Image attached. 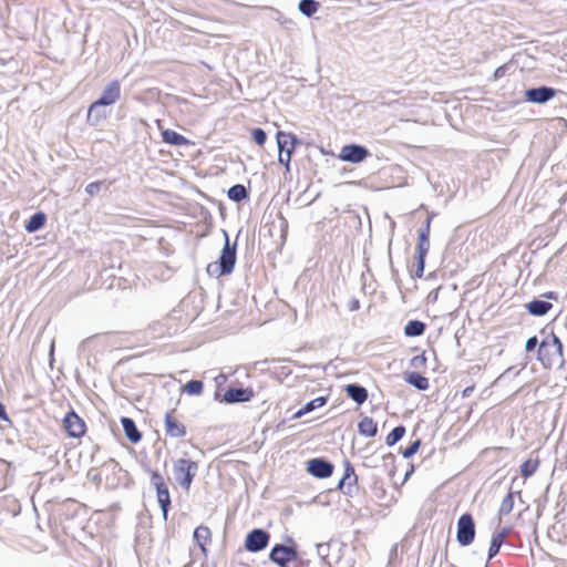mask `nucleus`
<instances>
[{
  "mask_svg": "<svg viewBox=\"0 0 567 567\" xmlns=\"http://www.w3.org/2000/svg\"><path fill=\"white\" fill-rule=\"evenodd\" d=\"M547 329L548 326L540 330L543 339L536 352V360L540 362L545 369H551L558 360H560V365H563L564 346L560 338L554 333L553 330L548 332Z\"/></svg>",
  "mask_w": 567,
  "mask_h": 567,
  "instance_id": "nucleus-1",
  "label": "nucleus"
},
{
  "mask_svg": "<svg viewBox=\"0 0 567 567\" xmlns=\"http://www.w3.org/2000/svg\"><path fill=\"white\" fill-rule=\"evenodd\" d=\"M221 231L225 243L219 257L216 261L208 264L206 268L207 274L215 278L230 275L234 271L237 260V239L231 244L228 233L225 229Z\"/></svg>",
  "mask_w": 567,
  "mask_h": 567,
  "instance_id": "nucleus-2",
  "label": "nucleus"
},
{
  "mask_svg": "<svg viewBox=\"0 0 567 567\" xmlns=\"http://www.w3.org/2000/svg\"><path fill=\"white\" fill-rule=\"evenodd\" d=\"M299 559L298 544L291 536L287 544H275L269 551V560L278 567H289V564Z\"/></svg>",
  "mask_w": 567,
  "mask_h": 567,
  "instance_id": "nucleus-3",
  "label": "nucleus"
},
{
  "mask_svg": "<svg viewBox=\"0 0 567 567\" xmlns=\"http://www.w3.org/2000/svg\"><path fill=\"white\" fill-rule=\"evenodd\" d=\"M197 472L198 463L190 458L182 457L174 461V478L185 492H189Z\"/></svg>",
  "mask_w": 567,
  "mask_h": 567,
  "instance_id": "nucleus-4",
  "label": "nucleus"
},
{
  "mask_svg": "<svg viewBox=\"0 0 567 567\" xmlns=\"http://www.w3.org/2000/svg\"><path fill=\"white\" fill-rule=\"evenodd\" d=\"M145 471L151 475V484L156 491V498L158 506L162 511V515L164 520H167L168 513L172 506L171 494L168 489V485L164 480L163 475L155 470L146 467Z\"/></svg>",
  "mask_w": 567,
  "mask_h": 567,
  "instance_id": "nucleus-5",
  "label": "nucleus"
},
{
  "mask_svg": "<svg viewBox=\"0 0 567 567\" xmlns=\"http://www.w3.org/2000/svg\"><path fill=\"white\" fill-rule=\"evenodd\" d=\"M476 535V525L473 515L468 512L463 513L456 522V542L461 547H467L473 544Z\"/></svg>",
  "mask_w": 567,
  "mask_h": 567,
  "instance_id": "nucleus-6",
  "label": "nucleus"
},
{
  "mask_svg": "<svg viewBox=\"0 0 567 567\" xmlns=\"http://www.w3.org/2000/svg\"><path fill=\"white\" fill-rule=\"evenodd\" d=\"M270 540V533L264 528H254L247 533L244 547L249 553H259L267 548Z\"/></svg>",
  "mask_w": 567,
  "mask_h": 567,
  "instance_id": "nucleus-7",
  "label": "nucleus"
},
{
  "mask_svg": "<svg viewBox=\"0 0 567 567\" xmlns=\"http://www.w3.org/2000/svg\"><path fill=\"white\" fill-rule=\"evenodd\" d=\"M558 90L548 85L528 87L524 91V100L532 104H546L554 99Z\"/></svg>",
  "mask_w": 567,
  "mask_h": 567,
  "instance_id": "nucleus-8",
  "label": "nucleus"
},
{
  "mask_svg": "<svg viewBox=\"0 0 567 567\" xmlns=\"http://www.w3.org/2000/svg\"><path fill=\"white\" fill-rule=\"evenodd\" d=\"M370 156V151L361 144L350 143L341 147L338 158L351 164H360Z\"/></svg>",
  "mask_w": 567,
  "mask_h": 567,
  "instance_id": "nucleus-9",
  "label": "nucleus"
},
{
  "mask_svg": "<svg viewBox=\"0 0 567 567\" xmlns=\"http://www.w3.org/2000/svg\"><path fill=\"white\" fill-rule=\"evenodd\" d=\"M333 463L326 457H313L307 461V472L316 478H328L333 474Z\"/></svg>",
  "mask_w": 567,
  "mask_h": 567,
  "instance_id": "nucleus-10",
  "label": "nucleus"
},
{
  "mask_svg": "<svg viewBox=\"0 0 567 567\" xmlns=\"http://www.w3.org/2000/svg\"><path fill=\"white\" fill-rule=\"evenodd\" d=\"M62 422L64 431L71 437L79 439L86 432L84 420L81 419L73 410L66 412Z\"/></svg>",
  "mask_w": 567,
  "mask_h": 567,
  "instance_id": "nucleus-11",
  "label": "nucleus"
},
{
  "mask_svg": "<svg viewBox=\"0 0 567 567\" xmlns=\"http://www.w3.org/2000/svg\"><path fill=\"white\" fill-rule=\"evenodd\" d=\"M255 395L254 390L250 386H229L223 394L221 402L227 404L245 403L249 402Z\"/></svg>",
  "mask_w": 567,
  "mask_h": 567,
  "instance_id": "nucleus-12",
  "label": "nucleus"
},
{
  "mask_svg": "<svg viewBox=\"0 0 567 567\" xmlns=\"http://www.w3.org/2000/svg\"><path fill=\"white\" fill-rule=\"evenodd\" d=\"M278 152L281 155L292 156L297 145L301 143L298 136L293 133L278 131L276 134Z\"/></svg>",
  "mask_w": 567,
  "mask_h": 567,
  "instance_id": "nucleus-13",
  "label": "nucleus"
},
{
  "mask_svg": "<svg viewBox=\"0 0 567 567\" xmlns=\"http://www.w3.org/2000/svg\"><path fill=\"white\" fill-rule=\"evenodd\" d=\"M175 410L167 411L164 416V427L167 436L182 439L187 434L186 426L175 415Z\"/></svg>",
  "mask_w": 567,
  "mask_h": 567,
  "instance_id": "nucleus-14",
  "label": "nucleus"
},
{
  "mask_svg": "<svg viewBox=\"0 0 567 567\" xmlns=\"http://www.w3.org/2000/svg\"><path fill=\"white\" fill-rule=\"evenodd\" d=\"M121 97V84L118 80H112L102 90L100 96L95 100L104 106L114 105Z\"/></svg>",
  "mask_w": 567,
  "mask_h": 567,
  "instance_id": "nucleus-15",
  "label": "nucleus"
},
{
  "mask_svg": "<svg viewBox=\"0 0 567 567\" xmlns=\"http://www.w3.org/2000/svg\"><path fill=\"white\" fill-rule=\"evenodd\" d=\"M106 106L97 103L96 101L92 102L87 109L86 123L92 127L99 126L103 123L107 116L109 112L105 110Z\"/></svg>",
  "mask_w": 567,
  "mask_h": 567,
  "instance_id": "nucleus-16",
  "label": "nucleus"
},
{
  "mask_svg": "<svg viewBox=\"0 0 567 567\" xmlns=\"http://www.w3.org/2000/svg\"><path fill=\"white\" fill-rule=\"evenodd\" d=\"M343 391L357 405H362L369 398L368 390L360 383L346 384Z\"/></svg>",
  "mask_w": 567,
  "mask_h": 567,
  "instance_id": "nucleus-17",
  "label": "nucleus"
},
{
  "mask_svg": "<svg viewBox=\"0 0 567 567\" xmlns=\"http://www.w3.org/2000/svg\"><path fill=\"white\" fill-rule=\"evenodd\" d=\"M551 308V302L543 298H534L525 303L526 311L534 317H543L547 315Z\"/></svg>",
  "mask_w": 567,
  "mask_h": 567,
  "instance_id": "nucleus-18",
  "label": "nucleus"
},
{
  "mask_svg": "<svg viewBox=\"0 0 567 567\" xmlns=\"http://www.w3.org/2000/svg\"><path fill=\"white\" fill-rule=\"evenodd\" d=\"M126 439L132 444H137L142 440V432L137 429L135 421L128 416H122L120 420Z\"/></svg>",
  "mask_w": 567,
  "mask_h": 567,
  "instance_id": "nucleus-19",
  "label": "nucleus"
},
{
  "mask_svg": "<svg viewBox=\"0 0 567 567\" xmlns=\"http://www.w3.org/2000/svg\"><path fill=\"white\" fill-rule=\"evenodd\" d=\"M509 533L508 527H503L498 532L492 535L491 544L487 551V560L493 559L498 553L502 545L505 543V538Z\"/></svg>",
  "mask_w": 567,
  "mask_h": 567,
  "instance_id": "nucleus-20",
  "label": "nucleus"
},
{
  "mask_svg": "<svg viewBox=\"0 0 567 567\" xmlns=\"http://www.w3.org/2000/svg\"><path fill=\"white\" fill-rule=\"evenodd\" d=\"M343 480H349L347 484V491L343 494L347 496H353L354 487L358 485V475L355 474L354 467L349 460L343 461Z\"/></svg>",
  "mask_w": 567,
  "mask_h": 567,
  "instance_id": "nucleus-21",
  "label": "nucleus"
},
{
  "mask_svg": "<svg viewBox=\"0 0 567 567\" xmlns=\"http://www.w3.org/2000/svg\"><path fill=\"white\" fill-rule=\"evenodd\" d=\"M193 538L203 554H207V545L212 542L210 529L205 525H199L194 529Z\"/></svg>",
  "mask_w": 567,
  "mask_h": 567,
  "instance_id": "nucleus-22",
  "label": "nucleus"
},
{
  "mask_svg": "<svg viewBox=\"0 0 567 567\" xmlns=\"http://www.w3.org/2000/svg\"><path fill=\"white\" fill-rule=\"evenodd\" d=\"M47 219V214L42 210H38L25 220L24 229L29 234H33L45 226Z\"/></svg>",
  "mask_w": 567,
  "mask_h": 567,
  "instance_id": "nucleus-23",
  "label": "nucleus"
},
{
  "mask_svg": "<svg viewBox=\"0 0 567 567\" xmlns=\"http://www.w3.org/2000/svg\"><path fill=\"white\" fill-rule=\"evenodd\" d=\"M162 141L165 144L172 145V146H184L188 145L190 142L188 138H186L184 135L179 134L178 132L166 128L162 131Z\"/></svg>",
  "mask_w": 567,
  "mask_h": 567,
  "instance_id": "nucleus-24",
  "label": "nucleus"
},
{
  "mask_svg": "<svg viewBox=\"0 0 567 567\" xmlns=\"http://www.w3.org/2000/svg\"><path fill=\"white\" fill-rule=\"evenodd\" d=\"M358 433L364 437H374L378 434V423L370 416H363L358 423Z\"/></svg>",
  "mask_w": 567,
  "mask_h": 567,
  "instance_id": "nucleus-25",
  "label": "nucleus"
},
{
  "mask_svg": "<svg viewBox=\"0 0 567 567\" xmlns=\"http://www.w3.org/2000/svg\"><path fill=\"white\" fill-rule=\"evenodd\" d=\"M404 380L419 391H425L430 386L429 379L417 371L406 372Z\"/></svg>",
  "mask_w": 567,
  "mask_h": 567,
  "instance_id": "nucleus-26",
  "label": "nucleus"
},
{
  "mask_svg": "<svg viewBox=\"0 0 567 567\" xmlns=\"http://www.w3.org/2000/svg\"><path fill=\"white\" fill-rule=\"evenodd\" d=\"M425 322L417 319H412L406 322L403 328V332L405 337L414 338L422 336L425 332Z\"/></svg>",
  "mask_w": 567,
  "mask_h": 567,
  "instance_id": "nucleus-27",
  "label": "nucleus"
},
{
  "mask_svg": "<svg viewBox=\"0 0 567 567\" xmlns=\"http://www.w3.org/2000/svg\"><path fill=\"white\" fill-rule=\"evenodd\" d=\"M227 197L234 203H241L243 200L249 198V192L245 185L235 184L228 188Z\"/></svg>",
  "mask_w": 567,
  "mask_h": 567,
  "instance_id": "nucleus-28",
  "label": "nucleus"
},
{
  "mask_svg": "<svg viewBox=\"0 0 567 567\" xmlns=\"http://www.w3.org/2000/svg\"><path fill=\"white\" fill-rule=\"evenodd\" d=\"M320 8V2L317 0H300L298 10L307 18L313 17Z\"/></svg>",
  "mask_w": 567,
  "mask_h": 567,
  "instance_id": "nucleus-29",
  "label": "nucleus"
},
{
  "mask_svg": "<svg viewBox=\"0 0 567 567\" xmlns=\"http://www.w3.org/2000/svg\"><path fill=\"white\" fill-rule=\"evenodd\" d=\"M406 429L404 425L399 424L394 426L385 437V444L388 446H394L405 435Z\"/></svg>",
  "mask_w": 567,
  "mask_h": 567,
  "instance_id": "nucleus-30",
  "label": "nucleus"
},
{
  "mask_svg": "<svg viewBox=\"0 0 567 567\" xmlns=\"http://www.w3.org/2000/svg\"><path fill=\"white\" fill-rule=\"evenodd\" d=\"M430 250V236L423 233L417 234L416 257L426 258Z\"/></svg>",
  "mask_w": 567,
  "mask_h": 567,
  "instance_id": "nucleus-31",
  "label": "nucleus"
},
{
  "mask_svg": "<svg viewBox=\"0 0 567 567\" xmlns=\"http://www.w3.org/2000/svg\"><path fill=\"white\" fill-rule=\"evenodd\" d=\"M514 496H515V493L512 489H509L507 495L503 498V501L501 503V506L498 509L499 516H506L513 511L514 503H515Z\"/></svg>",
  "mask_w": 567,
  "mask_h": 567,
  "instance_id": "nucleus-32",
  "label": "nucleus"
},
{
  "mask_svg": "<svg viewBox=\"0 0 567 567\" xmlns=\"http://www.w3.org/2000/svg\"><path fill=\"white\" fill-rule=\"evenodd\" d=\"M539 465L538 460L528 458L524 461L519 466V473L523 477H530Z\"/></svg>",
  "mask_w": 567,
  "mask_h": 567,
  "instance_id": "nucleus-33",
  "label": "nucleus"
},
{
  "mask_svg": "<svg viewBox=\"0 0 567 567\" xmlns=\"http://www.w3.org/2000/svg\"><path fill=\"white\" fill-rule=\"evenodd\" d=\"M204 383L199 380H189L186 382V384L183 386V392L187 393L188 395H200L203 393Z\"/></svg>",
  "mask_w": 567,
  "mask_h": 567,
  "instance_id": "nucleus-34",
  "label": "nucleus"
},
{
  "mask_svg": "<svg viewBox=\"0 0 567 567\" xmlns=\"http://www.w3.org/2000/svg\"><path fill=\"white\" fill-rule=\"evenodd\" d=\"M327 402H328V396H324V395L317 396V398L308 401L303 405V411H307V413H310V412L315 411L316 409L323 406Z\"/></svg>",
  "mask_w": 567,
  "mask_h": 567,
  "instance_id": "nucleus-35",
  "label": "nucleus"
},
{
  "mask_svg": "<svg viewBox=\"0 0 567 567\" xmlns=\"http://www.w3.org/2000/svg\"><path fill=\"white\" fill-rule=\"evenodd\" d=\"M422 444L421 439H416L412 441L405 449L401 451L402 456L406 460L411 458L413 455H415Z\"/></svg>",
  "mask_w": 567,
  "mask_h": 567,
  "instance_id": "nucleus-36",
  "label": "nucleus"
},
{
  "mask_svg": "<svg viewBox=\"0 0 567 567\" xmlns=\"http://www.w3.org/2000/svg\"><path fill=\"white\" fill-rule=\"evenodd\" d=\"M104 187L105 190L109 188L105 181H95L86 185L85 192L91 196H95L100 193L101 188Z\"/></svg>",
  "mask_w": 567,
  "mask_h": 567,
  "instance_id": "nucleus-37",
  "label": "nucleus"
},
{
  "mask_svg": "<svg viewBox=\"0 0 567 567\" xmlns=\"http://www.w3.org/2000/svg\"><path fill=\"white\" fill-rule=\"evenodd\" d=\"M250 137L257 145L262 146L267 141V133L261 127H254Z\"/></svg>",
  "mask_w": 567,
  "mask_h": 567,
  "instance_id": "nucleus-38",
  "label": "nucleus"
},
{
  "mask_svg": "<svg viewBox=\"0 0 567 567\" xmlns=\"http://www.w3.org/2000/svg\"><path fill=\"white\" fill-rule=\"evenodd\" d=\"M425 260L426 258L424 257H416V264H415V269L414 271L411 274V278L415 279V278H422L423 275H424V269H425Z\"/></svg>",
  "mask_w": 567,
  "mask_h": 567,
  "instance_id": "nucleus-39",
  "label": "nucleus"
},
{
  "mask_svg": "<svg viewBox=\"0 0 567 567\" xmlns=\"http://www.w3.org/2000/svg\"><path fill=\"white\" fill-rule=\"evenodd\" d=\"M410 364L411 367H413L414 369H422L425 367L426 364V357H425V353H421V354H417V355H414L411 361H410Z\"/></svg>",
  "mask_w": 567,
  "mask_h": 567,
  "instance_id": "nucleus-40",
  "label": "nucleus"
},
{
  "mask_svg": "<svg viewBox=\"0 0 567 567\" xmlns=\"http://www.w3.org/2000/svg\"><path fill=\"white\" fill-rule=\"evenodd\" d=\"M291 373H292V370L286 365L278 367L274 371V374L279 380H284V379L288 378L289 375H291Z\"/></svg>",
  "mask_w": 567,
  "mask_h": 567,
  "instance_id": "nucleus-41",
  "label": "nucleus"
},
{
  "mask_svg": "<svg viewBox=\"0 0 567 567\" xmlns=\"http://www.w3.org/2000/svg\"><path fill=\"white\" fill-rule=\"evenodd\" d=\"M539 344H540V341L538 340L537 336H532L527 339L526 343H525V351L526 352H532L534 351L536 348L538 349L539 348Z\"/></svg>",
  "mask_w": 567,
  "mask_h": 567,
  "instance_id": "nucleus-42",
  "label": "nucleus"
},
{
  "mask_svg": "<svg viewBox=\"0 0 567 567\" xmlns=\"http://www.w3.org/2000/svg\"><path fill=\"white\" fill-rule=\"evenodd\" d=\"M433 219V215H429L425 219V221L423 223V225L421 226V228L417 230V234L419 233H423L425 234L426 236H430V233H431V221Z\"/></svg>",
  "mask_w": 567,
  "mask_h": 567,
  "instance_id": "nucleus-43",
  "label": "nucleus"
},
{
  "mask_svg": "<svg viewBox=\"0 0 567 567\" xmlns=\"http://www.w3.org/2000/svg\"><path fill=\"white\" fill-rule=\"evenodd\" d=\"M433 219V215H429L425 219V221L423 223V225L421 226V228L417 230V234L419 233H423L425 234L426 236H430V233H431V221Z\"/></svg>",
  "mask_w": 567,
  "mask_h": 567,
  "instance_id": "nucleus-44",
  "label": "nucleus"
},
{
  "mask_svg": "<svg viewBox=\"0 0 567 567\" xmlns=\"http://www.w3.org/2000/svg\"><path fill=\"white\" fill-rule=\"evenodd\" d=\"M507 70H508V64H503V65H499L498 68H496L494 71V74H493L494 80H498V79L505 76Z\"/></svg>",
  "mask_w": 567,
  "mask_h": 567,
  "instance_id": "nucleus-45",
  "label": "nucleus"
},
{
  "mask_svg": "<svg viewBox=\"0 0 567 567\" xmlns=\"http://www.w3.org/2000/svg\"><path fill=\"white\" fill-rule=\"evenodd\" d=\"M291 157L290 155H281V154H278V162L279 164H281L282 166H285L286 171L289 172L290 171V163H291Z\"/></svg>",
  "mask_w": 567,
  "mask_h": 567,
  "instance_id": "nucleus-46",
  "label": "nucleus"
},
{
  "mask_svg": "<svg viewBox=\"0 0 567 567\" xmlns=\"http://www.w3.org/2000/svg\"><path fill=\"white\" fill-rule=\"evenodd\" d=\"M348 309L349 311H357L360 309V301L358 298L353 297L348 302Z\"/></svg>",
  "mask_w": 567,
  "mask_h": 567,
  "instance_id": "nucleus-47",
  "label": "nucleus"
},
{
  "mask_svg": "<svg viewBox=\"0 0 567 567\" xmlns=\"http://www.w3.org/2000/svg\"><path fill=\"white\" fill-rule=\"evenodd\" d=\"M0 420L11 423V420L6 411V406L1 401H0Z\"/></svg>",
  "mask_w": 567,
  "mask_h": 567,
  "instance_id": "nucleus-48",
  "label": "nucleus"
},
{
  "mask_svg": "<svg viewBox=\"0 0 567 567\" xmlns=\"http://www.w3.org/2000/svg\"><path fill=\"white\" fill-rule=\"evenodd\" d=\"M542 298L549 301L551 299L557 300L558 293L556 291H547L544 295H542Z\"/></svg>",
  "mask_w": 567,
  "mask_h": 567,
  "instance_id": "nucleus-49",
  "label": "nucleus"
},
{
  "mask_svg": "<svg viewBox=\"0 0 567 567\" xmlns=\"http://www.w3.org/2000/svg\"><path fill=\"white\" fill-rule=\"evenodd\" d=\"M347 482H349V480H343V477H341L338 482L337 488L343 493V491H347Z\"/></svg>",
  "mask_w": 567,
  "mask_h": 567,
  "instance_id": "nucleus-50",
  "label": "nucleus"
},
{
  "mask_svg": "<svg viewBox=\"0 0 567 567\" xmlns=\"http://www.w3.org/2000/svg\"><path fill=\"white\" fill-rule=\"evenodd\" d=\"M475 386L474 385H468L466 386L463 391H462V396L463 398H468L473 391H474Z\"/></svg>",
  "mask_w": 567,
  "mask_h": 567,
  "instance_id": "nucleus-51",
  "label": "nucleus"
},
{
  "mask_svg": "<svg viewBox=\"0 0 567 567\" xmlns=\"http://www.w3.org/2000/svg\"><path fill=\"white\" fill-rule=\"evenodd\" d=\"M306 414H308V413H307V411H303V405H302L298 411H296V412L293 413L292 419H293V420H297V419L302 417V416H303V415H306Z\"/></svg>",
  "mask_w": 567,
  "mask_h": 567,
  "instance_id": "nucleus-52",
  "label": "nucleus"
},
{
  "mask_svg": "<svg viewBox=\"0 0 567 567\" xmlns=\"http://www.w3.org/2000/svg\"><path fill=\"white\" fill-rule=\"evenodd\" d=\"M391 275H392V278L398 281V278H399V271L398 269H395L393 266H391Z\"/></svg>",
  "mask_w": 567,
  "mask_h": 567,
  "instance_id": "nucleus-53",
  "label": "nucleus"
},
{
  "mask_svg": "<svg viewBox=\"0 0 567 567\" xmlns=\"http://www.w3.org/2000/svg\"><path fill=\"white\" fill-rule=\"evenodd\" d=\"M383 460L384 461L391 460L392 462H394L395 456L392 453H388L386 455L383 456Z\"/></svg>",
  "mask_w": 567,
  "mask_h": 567,
  "instance_id": "nucleus-54",
  "label": "nucleus"
},
{
  "mask_svg": "<svg viewBox=\"0 0 567 567\" xmlns=\"http://www.w3.org/2000/svg\"><path fill=\"white\" fill-rule=\"evenodd\" d=\"M413 471H414V466L411 465L410 470L404 475V480H408L410 477V475L413 473Z\"/></svg>",
  "mask_w": 567,
  "mask_h": 567,
  "instance_id": "nucleus-55",
  "label": "nucleus"
},
{
  "mask_svg": "<svg viewBox=\"0 0 567 567\" xmlns=\"http://www.w3.org/2000/svg\"><path fill=\"white\" fill-rule=\"evenodd\" d=\"M110 463L113 465V470H115V468H120L121 470V466H120V464L116 461L111 460Z\"/></svg>",
  "mask_w": 567,
  "mask_h": 567,
  "instance_id": "nucleus-56",
  "label": "nucleus"
},
{
  "mask_svg": "<svg viewBox=\"0 0 567 567\" xmlns=\"http://www.w3.org/2000/svg\"><path fill=\"white\" fill-rule=\"evenodd\" d=\"M429 297H432L433 300H435L437 298V292H435L434 295H433V292H431V293H429Z\"/></svg>",
  "mask_w": 567,
  "mask_h": 567,
  "instance_id": "nucleus-57",
  "label": "nucleus"
},
{
  "mask_svg": "<svg viewBox=\"0 0 567 567\" xmlns=\"http://www.w3.org/2000/svg\"><path fill=\"white\" fill-rule=\"evenodd\" d=\"M429 297H432L433 300H435L437 298V292H435L434 295H433V292H431V293H429Z\"/></svg>",
  "mask_w": 567,
  "mask_h": 567,
  "instance_id": "nucleus-58",
  "label": "nucleus"
},
{
  "mask_svg": "<svg viewBox=\"0 0 567 567\" xmlns=\"http://www.w3.org/2000/svg\"><path fill=\"white\" fill-rule=\"evenodd\" d=\"M100 480L101 478L97 475L93 476V481H100Z\"/></svg>",
  "mask_w": 567,
  "mask_h": 567,
  "instance_id": "nucleus-59",
  "label": "nucleus"
},
{
  "mask_svg": "<svg viewBox=\"0 0 567 567\" xmlns=\"http://www.w3.org/2000/svg\"><path fill=\"white\" fill-rule=\"evenodd\" d=\"M278 361H281V359H278ZM282 361L291 362V359H282Z\"/></svg>",
  "mask_w": 567,
  "mask_h": 567,
  "instance_id": "nucleus-60",
  "label": "nucleus"
},
{
  "mask_svg": "<svg viewBox=\"0 0 567 567\" xmlns=\"http://www.w3.org/2000/svg\"><path fill=\"white\" fill-rule=\"evenodd\" d=\"M321 547H322V545H317V548H318V553H319V554H321V553H320Z\"/></svg>",
  "mask_w": 567,
  "mask_h": 567,
  "instance_id": "nucleus-61",
  "label": "nucleus"
},
{
  "mask_svg": "<svg viewBox=\"0 0 567 567\" xmlns=\"http://www.w3.org/2000/svg\"><path fill=\"white\" fill-rule=\"evenodd\" d=\"M141 123H142L143 125H147V123H146V121H145V120H141Z\"/></svg>",
  "mask_w": 567,
  "mask_h": 567,
  "instance_id": "nucleus-62",
  "label": "nucleus"
}]
</instances>
